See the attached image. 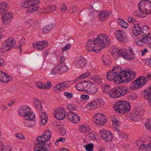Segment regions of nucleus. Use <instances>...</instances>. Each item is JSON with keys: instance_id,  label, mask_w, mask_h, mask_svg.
<instances>
[{"instance_id": "f03ea898", "label": "nucleus", "mask_w": 151, "mask_h": 151, "mask_svg": "<svg viewBox=\"0 0 151 151\" xmlns=\"http://www.w3.org/2000/svg\"><path fill=\"white\" fill-rule=\"evenodd\" d=\"M139 11H134L133 14L135 16L141 17L140 13L142 14H151V1L149 0H142L138 4Z\"/></svg>"}, {"instance_id": "f3484780", "label": "nucleus", "mask_w": 151, "mask_h": 151, "mask_svg": "<svg viewBox=\"0 0 151 151\" xmlns=\"http://www.w3.org/2000/svg\"><path fill=\"white\" fill-rule=\"evenodd\" d=\"M35 116L32 117L30 116L24 118L23 120V123L24 125L29 128H33L35 127L36 124L35 121Z\"/></svg>"}, {"instance_id": "7c9ffc66", "label": "nucleus", "mask_w": 151, "mask_h": 151, "mask_svg": "<svg viewBox=\"0 0 151 151\" xmlns=\"http://www.w3.org/2000/svg\"><path fill=\"white\" fill-rule=\"evenodd\" d=\"M33 102L35 108L38 110L40 111L42 110V107L41 101L35 99L34 100Z\"/></svg>"}, {"instance_id": "c03bdc74", "label": "nucleus", "mask_w": 151, "mask_h": 151, "mask_svg": "<svg viewBox=\"0 0 151 151\" xmlns=\"http://www.w3.org/2000/svg\"><path fill=\"white\" fill-rule=\"evenodd\" d=\"M26 42L25 39L24 37H22L19 40V49L20 50V52H21L22 49V47Z\"/></svg>"}, {"instance_id": "1a4fd4ad", "label": "nucleus", "mask_w": 151, "mask_h": 151, "mask_svg": "<svg viewBox=\"0 0 151 151\" xmlns=\"http://www.w3.org/2000/svg\"><path fill=\"white\" fill-rule=\"evenodd\" d=\"M19 114L21 116L25 118L30 116L32 117L34 116L35 114L33 112L31 108L25 105H23L20 106L18 110Z\"/></svg>"}, {"instance_id": "0eeeda50", "label": "nucleus", "mask_w": 151, "mask_h": 151, "mask_svg": "<svg viewBox=\"0 0 151 151\" xmlns=\"http://www.w3.org/2000/svg\"><path fill=\"white\" fill-rule=\"evenodd\" d=\"M117 55L119 57L127 60H133L135 56L132 48L130 47H129L128 50L123 49L119 50Z\"/></svg>"}, {"instance_id": "72a5a7b5", "label": "nucleus", "mask_w": 151, "mask_h": 151, "mask_svg": "<svg viewBox=\"0 0 151 151\" xmlns=\"http://www.w3.org/2000/svg\"><path fill=\"white\" fill-rule=\"evenodd\" d=\"M80 131L82 133H85L90 130V127L86 124H82L79 127Z\"/></svg>"}, {"instance_id": "3c124183", "label": "nucleus", "mask_w": 151, "mask_h": 151, "mask_svg": "<svg viewBox=\"0 0 151 151\" xmlns=\"http://www.w3.org/2000/svg\"><path fill=\"white\" fill-rule=\"evenodd\" d=\"M144 37L145 43H151V35H149Z\"/></svg>"}, {"instance_id": "8fccbe9b", "label": "nucleus", "mask_w": 151, "mask_h": 151, "mask_svg": "<svg viewBox=\"0 0 151 151\" xmlns=\"http://www.w3.org/2000/svg\"><path fill=\"white\" fill-rule=\"evenodd\" d=\"M117 132L119 135L122 138L125 139L128 137V135L122 131H119V130Z\"/></svg>"}, {"instance_id": "2eb2a0df", "label": "nucleus", "mask_w": 151, "mask_h": 151, "mask_svg": "<svg viewBox=\"0 0 151 151\" xmlns=\"http://www.w3.org/2000/svg\"><path fill=\"white\" fill-rule=\"evenodd\" d=\"M67 116L68 121L73 124L78 123L80 120V116L76 113L72 112H68Z\"/></svg>"}, {"instance_id": "774afa93", "label": "nucleus", "mask_w": 151, "mask_h": 151, "mask_svg": "<svg viewBox=\"0 0 151 151\" xmlns=\"http://www.w3.org/2000/svg\"><path fill=\"white\" fill-rule=\"evenodd\" d=\"M81 98L82 100H87L89 98V96L88 95L82 94Z\"/></svg>"}, {"instance_id": "4468645a", "label": "nucleus", "mask_w": 151, "mask_h": 151, "mask_svg": "<svg viewBox=\"0 0 151 151\" xmlns=\"http://www.w3.org/2000/svg\"><path fill=\"white\" fill-rule=\"evenodd\" d=\"M75 66L78 68H83L87 64L86 59L81 56H78L75 58L73 61Z\"/></svg>"}, {"instance_id": "e433bc0d", "label": "nucleus", "mask_w": 151, "mask_h": 151, "mask_svg": "<svg viewBox=\"0 0 151 151\" xmlns=\"http://www.w3.org/2000/svg\"><path fill=\"white\" fill-rule=\"evenodd\" d=\"M118 22L120 26L122 28L126 29L128 26V23L122 19H119Z\"/></svg>"}, {"instance_id": "dca6fc26", "label": "nucleus", "mask_w": 151, "mask_h": 151, "mask_svg": "<svg viewBox=\"0 0 151 151\" xmlns=\"http://www.w3.org/2000/svg\"><path fill=\"white\" fill-rule=\"evenodd\" d=\"M104 102L101 99H99L94 101L88 103L86 106V108L88 110L93 109L99 107L103 104Z\"/></svg>"}, {"instance_id": "a211bd4d", "label": "nucleus", "mask_w": 151, "mask_h": 151, "mask_svg": "<svg viewBox=\"0 0 151 151\" xmlns=\"http://www.w3.org/2000/svg\"><path fill=\"white\" fill-rule=\"evenodd\" d=\"M54 116L58 120L63 119L66 116L65 109L63 108H59L56 109L54 111Z\"/></svg>"}, {"instance_id": "a19ab883", "label": "nucleus", "mask_w": 151, "mask_h": 151, "mask_svg": "<svg viewBox=\"0 0 151 151\" xmlns=\"http://www.w3.org/2000/svg\"><path fill=\"white\" fill-rule=\"evenodd\" d=\"M102 62L106 65L109 64L110 62V58L109 55H105L103 56L102 58Z\"/></svg>"}, {"instance_id": "423d86ee", "label": "nucleus", "mask_w": 151, "mask_h": 151, "mask_svg": "<svg viewBox=\"0 0 151 151\" xmlns=\"http://www.w3.org/2000/svg\"><path fill=\"white\" fill-rule=\"evenodd\" d=\"M120 73L119 84L123 83H128L132 81L135 77L134 72L129 70L122 71L121 69Z\"/></svg>"}, {"instance_id": "37998d69", "label": "nucleus", "mask_w": 151, "mask_h": 151, "mask_svg": "<svg viewBox=\"0 0 151 151\" xmlns=\"http://www.w3.org/2000/svg\"><path fill=\"white\" fill-rule=\"evenodd\" d=\"M145 125L147 129L151 130V117L147 119Z\"/></svg>"}, {"instance_id": "09e8293b", "label": "nucleus", "mask_w": 151, "mask_h": 151, "mask_svg": "<svg viewBox=\"0 0 151 151\" xmlns=\"http://www.w3.org/2000/svg\"><path fill=\"white\" fill-rule=\"evenodd\" d=\"M33 7L29 9L27 12L28 13H34L35 12L37 11L39 8V6H32Z\"/></svg>"}, {"instance_id": "338daca9", "label": "nucleus", "mask_w": 151, "mask_h": 151, "mask_svg": "<svg viewBox=\"0 0 151 151\" xmlns=\"http://www.w3.org/2000/svg\"><path fill=\"white\" fill-rule=\"evenodd\" d=\"M90 75V73L89 72H86L83 74L81 75L80 76V78H84Z\"/></svg>"}, {"instance_id": "de8ad7c7", "label": "nucleus", "mask_w": 151, "mask_h": 151, "mask_svg": "<svg viewBox=\"0 0 151 151\" xmlns=\"http://www.w3.org/2000/svg\"><path fill=\"white\" fill-rule=\"evenodd\" d=\"M2 151H14V149L11 146L8 145L4 146L2 148Z\"/></svg>"}, {"instance_id": "79ce46f5", "label": "nucleus", "mask_w": 151, "mask_h": 151, "mask_svg": "<svg viewBox=\"0 0 151 151\" xmlns=\"http://www.w3.org/2000/svg\"><path fill=\"white\" fill-rule=\"evenodd\" d=\"M48 145H45L42 148H39L37 147L36 146V142L35 143V147L38 148L40 150H36L34 151H49L48 149L50 148V146Z\"/></svg>"}, {"instance_id": "393cba45", "label": "nucleus", "mask_w": 151, "mask_h": 151, "mask_svg": "<svg viewBox=\"0 0 151 151\" xmlns=\"http://www.w3.org/2000/svg\"><path fill=\"white\" fill-rule=\"evenodd\" d=\"M112 124L115 130L118 132L119 129V123L120 119L118 117L116 116H112L111 117Z\"/></svg>"}, {"instance_id": "412c9836", "label": "nucleus", "mask_w": 151, "mask_h": 151, "mask_svg": "<svg viewBox=\"0 0 151 151\" xmlns=\"http://www.w3.org/2000/svg\"><path fill=\"white\" fill-rule=\"evenodd\" d=\"M48 44L47 41H42L36 42L32 44L33 48L37 50H42L46 47Z\"/></svg>"}, {"instance_id": "5701e85b", "label": "nucleus", "mask_w": 151, "mask_h": 151, "mask_svg": "<svg viewBox=\"0 0 151 151\" xmlns=\"http://www.w3.org/2000/svg\"><path fill=\"white\" fill-rule=\"evenodd\" d=\"M115 35L118 40L122 42L125 40L127 37L125 32L120 30H117L116 31Z\"/></svg>"}, {"instance_id": "603ef678", "label": "nucleus", "mask_w": 151, "mask_h": 151, "mask_svg": "<svg viewBox=\"0 0 151 151\" xmlns=\"http://www.w3.org/2000/svg\"><path fill=\"white\" fill-rule=\"evenodd\" d=\"M36 85V86L39 88L46 89V88H47V86L46 85L44 84H43L42 83L40 82H38L37 83Z\"/></svg>"}, {"instance_id": "680f3d73", "label": "nucleus", "mask_w": 151, "mask_h": 151, "mask_svg": "<svg viewBox=\"0 0 151 151\" xmlns=\"http://www.w3.org/2000/svg\"><path fill=\"white\" fill-rule=\"evenodd\" d=\"M62 89L60 83L57 84L53 88V90L55 91H57Z\"/></svg>"}, {"instance_id": "cd10ccee", "label": "nucleus", "mask_w": 151, "mask_h": 151, "mask_svg": "<svg viewBox=\"0 0 151 151\" xmlns=\"http://www.w3.org/2000/svg\"><path fill=\"white\" fill-rule=\"evenodd\" d=\"M151 150L150 141L147 144H142L139 147V151H149Z\"/></svg>"}, {"instance_id": "f704fd0d", "label": "nucleus", "mask_w": 151, "mask_h": 151, "mask_svg": "<svg viewBox=\"0 0 151 151\" xmlns=\"http://www.w3.org/2000/svg\"><path fill=\"white\" fill-rule=\"evenodd\" d=\"M53 27V25L52 24H50L44 27L42 31L44 33H48L52 30Z\"/></svg>"}, {"instance_id": "58836bf2", "label": "nucleus", "mask_w": 151, "mask_h": 151, "mask_svg": "<svg viewBox=\"0 0 151 151\" xmlns=\"http://www.w3.org/2000/svg\"><path fill=\"white\" fill-rule=\"evenodd\" d=\"M136 44L139 46H142L145 43L144 37L142 38H137L136 40Z\"/></svg>"}, {"instance_id": "473e14b6", "label": "nucleus", "mask_w": 151, "mask_h": 151, "mask_svg": "<svg viewBox=\"0 0 151 151\" xmlns=\"http://www.w3.org/2000/svg\"><path fill=\"white\" fill-rule=\"evenodd\" d=\"M12 77L5 73L3 76L0 79V81L4 83H6L12 79Z\"/></svg>"}, {"instance_id": "7ed1b4c3", "label": "nucleus", "mask_w": 151, "mask_h": 151, "mask_svg": "<svg viewBox=\"0 0 151 151\" xmlns=\"http://www.w3.org/2000/svg\"><path fill=\"white\" fill-rule=\"evenodd\" d=\"M121 68L118 66L114 67L112 70L108 71L106 73V79L109 81H113L116 84H119L120 73Z\"/></svg>"}, {"instance_id": "0e129e2a", "label": "nucleus", "mask_w": 151, "mask_h": 151, "mask_svg": "<svg viewBox=\"0 0 151 151\" xmlns=\"http://www.w3.org/2000/svg\"><path fill=\"white\" fill-rule=\"evenodd\" d=\"M15 136L18 139L23 140L25 138L24 136L20 133H17L15 134Z\"/></svg>"}, {"instance_id": "9b49d317", "label": "nucleus", "mask_w": 151, "mask_h": 151, "mask_svg": "<svg viewBox=\"0 0 151 151\" xmlns=\"http://www.w3.org/2000/svg\"><path fill=\"white\" fill-rule=\"evenodd\" d=\"M106 116L102 113H98L95 114L93 117V122L97 125L103 126L106 122Z\"/></svg>"}, {"instance_id": "aec40b11", "label": "nucleus", "mask_w": 151, "mask_h": 151, "mask_svg": "<svg viewBox=\"0 0 151 151\" xmlns=\"http://www.w3.org/2000/svg\"><path fill=\"white\" fill-rule=\"evenodd\" d=\"M87 90L88 93L91 95H95L99 90L98 87L94 83L88 81V84Z\"/></svg>"}, {"instance_id": "6e6552de", "label": "nucleus", "mask_w": 151, "mask_h": 151, "mask_svg": "<svg viewBox=\"0 0 151 151\" xmlns=\"http://www.w3.org/2000/svg\"><path fill=\"white\" fill-rule=\"evenodd\" d=\"M147 81L148 80L145 76H139L130 83L129 88L133 90H136L146 84Z\"/></svg>"}, {"instance_id": "ddd939ff", "label": "nucleus", "mask_w": 151, "mask_h": 151, "mask_svg": "<svg viewBox=\"0 0 151 151\" xmlns=\"http://www.w3.org/2000/svg\"><path fill=\"white\" fill-rule=\"evenodd\" d=\"M99 134L102 139L106 142L111 141L113 138L112 133L104 129L99 131Z\"/></svg>"}, {"instance_id": "b1692460", "label": "nucleus", "mask_w": 151, "mask_h": 151, "mask_svg": "<svg viewBox=\"0 0 151 151\" xmlns=\"http://www.w3.org/2000/svg\"><path fill=\"white\" fill-rule=\"evenodd\" d=\"M88 84V81H82L78 83L76 86V89L79 91H85L87 88Z\"/></svg>"}, {"instance_id": "c85d7f7f", "label": "nucleus", "mask_w": 151, "mask_h": 151, "mask_svg": "<svg viewBox=\"0 0 151 151\" xmlns=\"http://www.w3.org/2000/svg\"><path fill=\"white\" fill-rule=\"evenodd\" d=\"M41 118V121L42 125H45L47 122L48 116L44 112H41L40 113Z\"/></svg>"}, {"instance_id": "6ab92c4d", "label": "nucleus", "mask_w": 151, "mask_h": 151, "mask_svg": "<svg viewBox=\"0 0 151 151\" xmlns=\"http://www.w3.org/2000/svg\"><path fill=\"white\" fill-rule=\"evenodd\" d=\"M15 44L13 39L10 38L6 40L4 43L3 46V49L4 51H9L12 49Z\"/></svg>"}, {"instance_id": "a878e982", "label": "nucleus", "mask_w": 151, "mask_h": 151, "mask_svg": "<svg viewBox=\"0 0 151 151\" xmlns=\"http://www.w3.org/2000/svg\"><path fill=\"white\" fill-rule=\"evenodd\" d=\"M141 27L138 24H135L133 29L131 35L132 36H137L140 35L142 36Z\"/></svg>"}, {"instance_id": "a18cd8bd", "label": "nucleus", "mask_w": 151, "mask_h": 151, "mask_svg": "<svg viewBox=\"0 0 151 151\" xmlns=\"http://www.w3.org/2000/svg\"><path fill=\"white\" fill-rule=\"evenodd\" d=\"M91 79L98 83H101V78L99 76H95L91 78Z\"/></svg>"}, {"instance_id": "f257e3e1", "label": "nucleus", "mask_w": 151, "mask_h": 151, "mask_svg": "<svg viewBox=\"0 0 151 151\" xmlns=\"http://www.w3.org/2000/svg\"><path fill=\"white\" fill-rule=\"evenodd\" d=\"M111 40L105 34L99 35L96 39L88 40L86 43V48L88 51L96 52L103 49L105 45L110 44Z\"/></svg>"}, {"instance_id": "f8f14e48", "label": "nucleus", "mask_w": 151, "mask_h": 151, "mask_svg": "<svg viewBox=\"0 0 151 151\" xmlns=\"http://www.w3.org/2000/svg\"><path fill=\"white\" fill-rule=\"evenodd\" d=\"M116 98L125 95L127 92L128 88L126 86H117L114 88Z\"/></svg>"}, {"instance_id": "bf43d9fd", "label": "nucleus", "mask_w": 151, "mask_h": 151, "mask_svg": "<svg viewBox=\"0 0 151 151\" xmlns=\"http://www.w3.org/2000/svg\"><path fill=\"white\" fill-rule=\"evenodd\" d=\"M137 95L135 93L131 94L128 95V99L130 100H134L137 99Z\"/></svg>"}, {"instance_id": "69168bd1", "label": "nucleus", "mask_w": 151, "mask_h": 151, "mask_svg": "<svg viewBox=\"0 0 151 151\" xmlns=\"http://www.w3.org/2000/svg\"><path fill=\"white\" fill-rule=\"evenodd\" d=\"M64 95L68 99H70L73 97V95L72 93L68 92H65Z\"/></svg>"}, {"instance_id": "6e6d98bb", "label": "nucleus", "mask_w": 151, "mask_h": 151, "mask_svg": "<svg viewBox=\"0 0 151 151\" xmlns=\"http://www.w3.org/2000/svg\"><path fill=\"white\" fill-rule=\"evenodd\" d=\"M60 84L62 89L64 88H68L70 85V82L68 81L63 82L60 83Z\"/></svg>"}, {"instance_id": "20e7f679", "label": "nucleus", "mask_w": 151, "mask_h": 151, "mask_svg": "<svg viewBox=\"0 0 151 151\" xmlns=\"http://www.w3.org/2000/svg\"><path fill=\"white\" fill-rule=\"evenodd\" d=\"M114 109L117 113L124 114L131 109L130 104L128 102L122 101L116 102L114 104Z\"/></svg>"}, {"instance_id": "e2e57ef3", "label": "nucleus", "mask_w": 151, "mask_h": 151, "mask_svg": "<svg viewBox=\"0 0 151 151\" xmlns=\"http://www.w3.org/2000/svg\"><path fill=\"white\" fill-rule=\"evenodd\" d=\"M70 44H67L64 47L62 48V49H61V51L63 52H64L66 50L70 49Z\"/></svg>"}, {"instance_id": "bb28decb", "label": "nucleus", "mask_w": 151, "mask_h": 151, "mask_svg": "<svg viewBox=\"0 0 151 151\" xmlns=\"http://www.w3.org/2000/svg\"><path fill=\"white\" fill-rule=\"evenodd\" d=\"M110 15V13L109 12H102L99 13V17L101 21H104L107 19Z\"/></svg>"}, {"instance_id": "5fc2aeb1", "label": "nucleus", "mask_w": 151, "mask_h": 151, "mask_svg": "<svg viewBox=\"0 0 151 151\" xmlns=\"http://www.w3.org/2000/svg\"><path fill=\"white\" fill-rule=\"evenodd\" d=\"M114 88L110 89L108 92V95L110 97L114 98H116L115 92H114Z\"/></svg>"}, {"instance_id": "39448f33", "label": "nucleus", "mask_w": 151, "mask_h": 151, "mask_svg": "<svg viewBox=\"0 0 151 151\" xmlns=\"http://www.w3.org/2000/svg\"><path fill=\"white\" fill-rule=\"evenodd\" d=\"M51 137V132L49 130H46L43 135L38 137L36 142V146L37 147L42 148L45 145H48V142Z\"/></svg>"}, {"instance_id": "052dcab7", "label": "nucleus", "mask_w": 151, "mask_h": 151, "mask_svg": "<svg viewBox=\"0 0 151 151\" xmlns=\"http://www.w3.org/2000/svg\"><path fill=\"white\" fill-rule=\"evenodd\" d=\"M134 113L136 115H138L142 113L141 109L140 108H135L134 110Z\"/></svg>"}, {"instance_id": "c9c22d12", "label": "nucleus", "mask_w": 151, "mask_h": 151, "mask_svg": "<svg viewBox=\"0 0 151 151\" xmlns=\"http://www.w3.org/2000/svg\"><path fill=\"white\" fill-rule=\"evenodd\" d=\"M57 128L59 129L60 133L62 135H65L66 134V131L64 126L63 125H58L57 126Z\"/></svg>"}, {"instance_id": "49530a36", "label": "nucleus", "mask_w": 151, "mask_h": 151, "mask_svg": "<svg viewBox=\"0 0 151 151\" xmlns=\"http://www.w3.org/2000/svg\"><path fill=\"white\" fill-rule=\"evenodd\" d=\"M93 145L92 143L88 144L86 145H84V147L87 151H92L93 150Z\"/></svg>"}, {"instance_id": "4be33fe9", "label": "nucleus", "mask_w": 151, "mask_h": 151, "mask_svg": "<svg viewBox=\"0 0 151 151\" xmlns=\"http://www.w3.org/2000/svg\"><path fill=\"white\" fill-rule=\"evenodd\" d=\"M13 14L12 12H8L3 15L1 19L4 24L8 25L12 22L11 19L13 17Z\"/></svg>"}, {"instance_id": "ea45409f", "label": "nucleus", "mask_w": 151, "mask_h": 151, "mask_svg": "<svg viewBox=\"0 0 151 151\" xmlns=\"http://www.w3.org/2000/svg\"><path fill=\"white\" fill-rule=\"evenodd\" d=\"M145 96L147 100H151V88L145 91Z\"/></svg>"}, {"instance_id": "9d476101", "label": "nucleus", "mask_w": 151, "mask_h": 151, "mask_svg": "<svg viewBox=\"0 0 151 151\" xmlns=\"http://www.w3.org/2000/svg\"><path fill=\"white\" fill-rule=\"evenodd\" d=\"M69 69L65 63H60L52 68L50 74L55 75L58 74H63L67 72Z\"/></svg>"}, {"instance_id": "864d4df0", "label": "nucleus", "mask_w": 151, "mask_h": 151, "mask_svg": "<svg viewBox=\"0 0 151 151\" xmlns=\"http://www.w3.org/2000/svg\"><path fill=\"white\" fill-rule=\"evenodd\" d=\"M68 109L70 111H73L77 109V107L73 104H70L67 106Z\"/></svg>"}, {"instance_id": "4c0bfd02", "label": "nucleus", "mask_w": 151, "mask_h": 151, "mask_svg": "<svg viewBox=\"0 0 151 151\" xmlns=\"http://www.w3.org/2000/svg\"><path fill=\"white\" fill-rule=\"evenodd\" d=\"M89 138L92 140H95L98 139V134L94 132H92L89 133Z\"/></svg>"}, {"instance_id": "c756f323", "label": "nucleus", "mask_w": 151, "mask_h": 151, "mask_svg": "<svg viewBox=\"0 0 151 151\" xmlns=\"http://www.w3.org/2000/svg\"><path fill=\"white\" fill-rule=\"evenodd\" d=\"M142 36H144L150 35V28L146 26H144L141 27Z\"/></svg>"}, {"instance_id": "4d7b16f0", "label": "nucleus", "mask_w": 151, "mask_h": 151, "mask_svg": "<svg viewBox=\"0 0 151 151\" xmlns=\"http://www.w3.org/2000/svg\"><path fill=\"white\" fill-rule=\"evenodd\" d=\"M102 87L104 91L108 92V93L110 89L111 86L109 84H105L102 86Z\"/></svg>"}, {"instance_id": "13d9d810", "label": "nucleus", "mask_w": 151, "mask_h": 151, "mask_svg": "<svg viewBox=\"0 0 151 151\" xmlns=\"http://www.w3.org/2000/svg\"><path fill=\"white\" fill-rule=\"evenodd\" d=\"M30 1L31 7L37 6L40 3V1L38 0H30Z\"/></svg>"}, {"instance_id": "2f4dec72", "label": "nucleus", "mask_w": 151, "mask_h": 151, "mask_svg": "<svg viewBox=\"0 0 151 151\" xmlns=\"http://www.w3.org/2000/svg\"><path fill=\"white\" fill-rule=\"evenodd\" d=\"M9 6V5L6 2L0 3V14H4L6 11L5 8L8 7Z\"/></svg>"}]
</instances>
